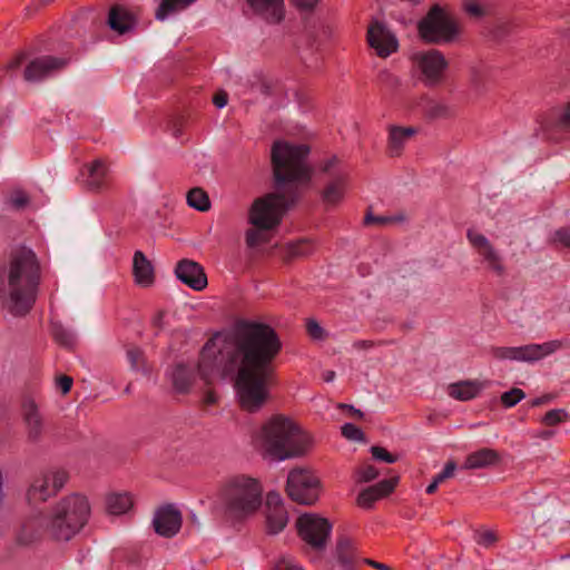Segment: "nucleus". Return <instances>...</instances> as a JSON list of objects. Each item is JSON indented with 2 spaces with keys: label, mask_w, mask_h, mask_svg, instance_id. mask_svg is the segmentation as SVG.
<instances>
[{
  "label": "nucleus",
  "mask_w": 570,
  "mask_h": 570,
  "mask_svg": "<svg viewBox=\"0 0 570 570\" xmlns=\"http://www.w3.org/2000/svg\"><path fill=\"white\" fill-rule=\"evenodd\" d=\"M282 350L276 331L263 323L243 322L227 336L216 335L203 347L198 373L206 384L232 377L242 410L256 413L269 400L273 361Z\"/></svg>",
  "instance_id": "1"
},
{
  "label": "nucleus",
  "mask_w": 570,
  "mask_h": 570,
  "mask_svg": "<svg viewBox=\"0 0 570 570\" xmlns=\"http://www.w3.org/2000/svg\"><path fill=\"white\" fill-rule=\"evenodd\" d=\"M309 147L277 140L271 149V161L276 190L256 198L248 209V223L259 229L277 227L288 206L297 197L293 184L307 181L311 168L307 164Z\"/></svg>",
  "instance_id": "2"
},
{
  "label": "nucleus",
  "mask_w": 570,
  "mask_h": 570,
  "mask_svg": "<svg viewBox=\"0 0 570 570\" xmlns=\"http://www.w3.org/2000/svg\"><path fill=\"white\" fill-rule=\"evenodd\" d=\"M40 282V264L28 247L11 250L0 273V297L14 316L26 315L36 302Z\"/></svg>",
  "instance_id": "3"
},
{
  "label": "nucleus",
  "mask_w": 570,
  "mask_h": 570,
  "mask_svg": "<svg viewBox=\"0 0 570 570\" xmlns=\"http://www.w3.org/2000/svg\"><path fill=\"white\" fill-rule=\"evenodd\" d=\"M253 445L265 461L282 462L304 455L311 440L293 420L274 415L255 434Z\"/></svg>",
  "instance_id": "4"
},
{
  "label": "nucleus",
  "mask_w": 570,
  "mask_h": 570,
  "mask_svg": "<svg viewBox=\"0 0 570 570\" xmlns=\"http://www.w3.org/2000/svg\"><path fill=\"white\" fill-rule=\"evenodd\" d=\"M263 502V485L256 478L235 474L223 481L218 491V504L224 515L242 521L254 515Z\"/></svg>",
  "instance_id": "5"
},
{
  "label": "nucleus",
  "mask_w": 570,
  "mask_h": 570,
  "mask_svg": "<svg viewBox=\"0 0 570 570\" xmlns=\"http://www.w3.org/2000/svg\"><path fill=\"white\" fill-rule=\"evenodd\" d=\"M90 511L89 501L82 494L72 493L60 499L48 513L51 522L50 540L70 541L86 525Z\"/></svg>",
  "instance_id": "6"
},
{
  "label": "nucleus",
  "mask_w": 570,
  "mask_h": 570,
  "mask_svg": "<svg viewBox=\"0 0 570 570\" xmlns=\"http://www.w3.org/2000/svg\"><path fill=\"white\" fill-rule=\"evenodd\" d=\"M462 33L459 21L440 4L432 6L417 22V35L430 45H450L456 42Z\"/></svg>",
  "instance_id": "7"
},
{
  "label": "nucleus",
  "mask_w": 570,
  "mask_h": 570,
  "mask_svg": "<svg viewBox=\"0 0 570 570\" xmlns=\"http://www.w3.org/2000/svg\"><path fill=\"white\" fill-rule=\"evenodd\" d=\"M286 492L293 501L312 505L320 499L321 482L309 470L293 469L287 476Z\"/></svg>",
  "instance_id": "8"
},
{
  "label": "nucleus",
  "mask_w": 570,
  "mask_h": 570,
  "mask_svg": "<svg viewBox=\"0 0 570 570\" xmlns=\"http://www.w3.org/2000/svg\"><path fill=\"white\" fill-rule=\"evenodd\" d=\"M299 538L315 550H323L331 537L332 523L316 513H304L296 521Z\"/></svg>",
  "instance_id": "9"
},
{
  "label": "nucleus",
  "mask_w": 570,
  "mask_h": 570,
  "mask_svg": "<svg viewBox=\"0 0 570 570\" xmlns=\"http://www.w3.org/2000/svg\"><path fill=\"white\" fill-rule=\"evenodd\" d=\"M466 238L473 250L476 253L479 262L487 271L492 272L497 276L505 274V265L502 254L485 235L474 228H469L466 232Z\"/></svg>",
  "instance_id": "10"
},
{
  "label": "nucleus",
  "mask_w": 570,
  "mask_h": 570,
  "mask_svg": "<svg viewBox=\"0 0 570 570\" xmlns=\"http://www.w3.org/2000/svg\"><path fill=\"white\" fill-rule=\"evenodd\" d=\"M69 479L63 469H51L37 475L27 491L29 502H45L60 491Z\"/></svg>",
  "instance_id": "11"
},
{
  "label": "nucleus",
  "mask_w": 570,
  "mask_h": 570,
  "mask_svg": "<svg viewBox=\"0 0 570 570\" xmlns=\"http://www.w3.org/2000/svg\"><path fill=\"white\" fill-rule=\"evenodd\" d=\"M413 62L420 73V79L425 86L439 85L448 68L444 55L436 49L417 52L413 56Z\"/></svg>",
  "instance_id": "12"
},
{
  "label": "nucleus",
  "mask_w": 570,
  "mask_h": 570,
  "mask_svg": "<svg viewBox=\"0 0 570 570\" xmlns=\"http://www.w3.org/2000/svg\"><path fill=\"white\" fill-rule=\"evenodd\" d=\"M562 346L563 343L561 341L553 340L542 344H528L515 347H499L494 351V356L500 360L531 363L553 354Z\"/></svg>",
  "instance_id": "13"
},
{
  "label": "nucleus",
  "mask_w": 570,
  "mask_h": 570,
  "mask_svg": "<svg viewBox=\"0 0 570 570\" xmlns=\"http://www.w3.org/2000/svg\"><path fill=\"white\" fill-rule=\"evenodd\" d=\"M367 41L377 56L386 58L399 48L396 37L380 21L373 22L367 30Z\"/></svg>",
  "instance_id": "14"
},
{
  "label": "nucleus",
  "mask_w": 570,
  "mask_h": 570,
  "mask_svg": "<svg viewBox=\"0 0 570 570\" xmlns=\"http://www.w3.org/2000/svg\"><path fill=\"white\" fill-rule=\"evenodd\" d=\"M50 520L48 514H36L28 518L18 532L19 543L29 546L45 538L50 539Z\"/></svg>",
  "instance_id": "15"
},
{
  "label": "nucleus",
  "mask_w": 570,
  "mask_h": 570,
  "mask_svg": "<svg viewBox=\"0 0 570 570\" xmlns=\"http://www.w3.org/2000/svg\"><path fill=\"white\" fill-rule=\"evenodd\" d=\"M68 63L67 59L52 56H43L30 61L24 69V80L36 82L52 76L63 69Z\"/></svg>",
  "instance_id": "16"
},
{
  "label": "nucleus",
  "mask_w": 570,
  "mask_h": 570,
  "mask_svg": "<svg viewBox=\"0 0 570 570\" xmlns=\"http://www.w3.org/2000/svg\"><path fill=\"white\" fill-rule=\"evenodd\" d=\"M21 416L24 425L27 440L31 443H38L42 440L46 425L38 405L32 400H27L22 404Z\"/></svg>",
  "instance_id": "17"
},
{
  "label": "nucleus",
  "mask_w": 570,
  "mask_h": 570,
  "mask_svg": "<svg viewBox=\"0 0 570 570\" xmlns=\"http://www.w3.org/2000/svg\"><path fill=\"white\" fill-rule=\"evenodd\" d=\"M183 517L174 505H166L155 512L153 525L157 534L171 538L176 535L181 528Z\"/></svg>",
  "instance_id": "18"
},
{
  "label": "nucleus",
  "mask_w": 570,
  "mask_h": 570,
  "mask_svg": "<svg viewBox=\"0 0 570 570\" xmlns=\"http://www.w3.org/2000/svg\"><path fill=\"white\" fill-rule=\"evenodd\" d=\"M176 277L194 291H203L208 282L200 264L191 259H181L175 268Z\"/></svg>",
  "instance_id": "19"
},
{
  "label": "nucleus",
  "mask_w": 570,
  "mask_h": 570,
  "mask_svg": "<svg viewBox=\"0 0 570 570\" xmlns=\"http://www.w3.org/2000/svg\"><path fill=\"white\" fill-rule=\"evenodd\" d=\"M288 523V513L278 493H268L266 502V529L271 534L282 532Z\"/></svg>",
  "instance_id": "20"
},
{
  "label": "nucleus",
  "mask_w": 570,
  "mask_h": 570,
  "mask_svg": "<svg viewBox=\"0 0 570 570\" xmlns=\"http://www.w3.org/2000/svg\"><path fill=\"white\" fill-rule=\"evenodd\" d=\"M256 14L269 23H277L284 18L283 0H247Z\"/></svg>",
  "instance_id": "21"
},
{
  "label": "nucleus",
  "mask_w": 570,
  "mask_h": 570,
  "mask_svg": "<svg viewBox=\"0 0 570 570\" xmlns=\"http://www.w3.org/2000/svg\"><path fill=\"white\" fill-rule=\"evenodd\" d=\"M396 484V480H382L374 485L364 489L357 497V504L361 508L368 509L372 504L390 494Z\"/></svg>",
  "instance_id": "22"
},
{
  "label": "nucleus",
  "mask_w": 570,
  "mask_h": 570,
  "mask_svg": "<svg viewBox=\"0 0 570 570\" xmlns=\"http://www.w3.org/2000/svg\"><path fill=\"white\" fill-rule=\"evenodd\" d=\"M501 456L498 451L483 448L475 452L470 453L462 465L465 470L484 469L495 465L500 462Z\"/></svg>",
  "instance_id": "23"
},
{
  "label": "nucleus",
  "mask_w": 570,
  "mask_h": 570,
  "mask_svg": "<svg viewBox=\"0 0 570 570\" xmlns=\"http://www.w3.org/2000/svg\"><path fill=\"white\" fill-rule=\"evenodd\" d=\"M416 134L413 127L390 126L387 151L390 156L397 157L402 154L406 142Z\"/></svg>",
  "instance_id": "24"
},
{
  "label": "nucleus",
  "mask_w": 570,
  "mask_h": 570,
  "mask_svg": "<svg viewBox=\"0 0 570 570\" xmlns=\"http://www.w3.org/2000/svg\"><path fill=\"white\" fill-rule=\"evenodd\" d=\"M348 176L340 174L327 183L322 191V199L326 205H337L345 196Z\"/></svg>",
  "instance_id": "25"
},
{
  "label": "nucleus",
  "mask_w": 570,
  "mask_h": 570,
  "mask_svg": "<svg viewBox=\"0 0 570 570\" xmlns=\"http://www.w3.org/2000/svg\"><path fill=\"white\" fill-rule=\"evenodd\" d=\"M132 272L135 281L141 286H149L154 282V267L142 252L134 254Z\"/></svg>",
  "instance_id": "26"
},
{
  "label": "nucleus",
  "mask_w": 570,
  "mask_h": 570,
  "mask_svg": "<svg viewBox=\"0 0 570 570\" xmlns=\"http://www.w3.org/2000/svg\"><path fill=\"white\" fill-rule=\"evenodd\" d=\"M483 389L484 384L479 381H461L450 384L448 393L455 400L470 401L476 397Z\"/></svg>",
  "instance_id": "27"
},
{
  "label": "nucleus",
  "mask_w": 570,
  "mask_h": 570,
  "mask_svg": "<svg viewBox=\"0 0 570 570\" xmlns=\"http://www.w3.org/2000/svg\"><path fill=\"white\" fill-rule=\"evenodd\" d=\"M108 24L114 31L124 35L135 27V19L127 9L115 6L110 9Z\"/></svg>",
  "instance_id": "28"
},
{
  "label": "nucleus",
  "mask_w": 570,
  "mask_h": 570,
  "mask_svg": "<svg viewBox=\"0 0 570 570\" xmlns=\"http://www.w3.org/2000/svg\"><path fill=\"white\" fill-rule=\"evenodd\" d=\"M87 170H88V177L86 179L87 187L90 190L100 189L106 183V177H107V171H108L106 164L102 160L97 159L87 166Z\"/></svg>",
  "instance_id": "29"
},
{
  "label": "nucleus",
  "mask_w": 570,
  "mask_h": 570,
  "mask_svg": "<svg viewBox=\"0 0 570 570\" xmlns=\"http://www.w3.org/2000/svg\"><path fill=\"white\" fill-rule=\"evenodd\" d=\"M134 501L129 493H111L106 498V509L110 514L120 515L132 508Z\"/></svg>",
  "instance_id": "30"
},
{
  "label": "nucleus",
  "mask_w": 570,
  "mask_h": 570,
  "mask_svg": "<svg viewBox=\"0 0 570 570\" xmlns=\"http://www.w3.org/2000/svg\"><path fill=\"white\" fill-rule=\"evenodd\" d=\"M355 551L356 548L353 540L346 537L338 539L336 544V556L344 570H351L352 563L355 559Z\"/></svg>",
  "instance_id": "31"
},
{
  "label": "nucleus",
  "mask_w": 570,
  "mask_h": 570,
  "mask_svg": "<svg viewBox=\"0 0 570 570\" xmlns=\"http://www.w3.org/2000/svg\"><path fill=\"white\" fill-rule=\"evenodd\" d=\"M315 249L314 244L309 239H298L291 242L284 247V259L292 261L296 258H303L311 255Z\"/></svg>",
  "instance_id": "32"
},
{
  "label": "nucleus",
  "mask_w": 570,
  "mask_h": 570,
  "mask_svg": "<svg viewBox=\"0 0 570 570\" xmlns=\"http://www.w3.org/2000/svg\"><path fill=\"white\" fill-rule=\"evenodd\" d=\"M196 0H161L155 12V18L159 21L166 20L169 16L185 10Z\"/></svg>",
  "instance_id": "33"
},
{
  "label": "nucleus",
  "mask_w": 570,
  "mask_h": 570,
  "mask_svg": "<svg viewBox=\"0 0 570 570\" xmlns=\"http://www.w3.org/2000/svg\"><path fill=\"white\" fill-rule=\"evenodd\" d=\"M462 9L469 18L475 20H481L490 14V6L478 0H464Z\"/></svg>",
  "instance_id": "34"
},
{
  "label": "nucleus",
  "mask_w": 570,
  "mask_h": 570,
  "mask_svg": "<svg viewBox=\"0 0 570 570\" xmlns=\"http://www.w3.org/2000/svg\"><path fill=\"white\" fill-rule=\"evenodd\" d=\"M171 380L175 389L178 392H186L193 383L191 374L189 370L184 365L175 367L171 374Z\"/></svg>",
  "instance_id": "35"
},
{
  "label": "nucleus",
  "mask_w": 570,
  "mask_h": 570,
  "mask_svg": "<svg viewBox=\"0 0 570 570\" xmlns=\"http://www.w3.org/2000/svg\"><path fill=\"white\" fill-rule=\"evenodd\" d=\"M187 204L199 212H207L210 208L209 197L202 188H193L188 191Z\"/></svg>",
  "instance_id": "36"
},
{
  "label": "nucleus",
  "mask_w": 570,
  "mask_h": 570,
  "mask_svg": "<svg viewBox=\"0 0 570 570\" xmlns=\"http://www.w3.org/2000/svg\"><path fill=\"white\" fill-rule=\"evenodd\" d=\"M551 125L570 129V101L552 109Z\"/></svg>",
  "instance_id": "37"
},
{
  "label": "nucleus",
  "mask_w": 570,
  "mask_h": 570,
  "mask_svg": "<svg viewBox=\"0 0 570 570\" xmlns=\"http://www.w3.org/2000/svg\"><path fill=\"white\" fill-rule=\"evenodd\" d=\"M53 337L59 344L66 347L73 346L76 342L75 334L62 326L53 327Z\"/></svg>",
  "instance_id": "38"
},
{
  "label": "nucleus",
  "mask_w": 570,
  "mask_h": 570,
  "mask_svg": "<svg viewBox=\"0 0 570 570\" xmlns=\"http://www.w3.org/2000/svg\"><path fill=\"white\" fill-rule=\"evenodd\" d=\"M568 420V413L563 409L550 410L541 419V422L548 426H553Z\"/></svg>",
  "instance_id": "39"
},
{
  "label": "nucleus",
  "mask_w": 570,
  "mask_h": 570,
  "mask_svg": "<svg viewBox=\"0 0 570 570\" xmlns=\"http://www.w3.org/2000/svg\"><path fill=\"white\" fill-rule=\"evenodd\" d=\"M525 397V393L518 387H513L501 395V402L505 407H512Z\"/></svg>",
  "instance_id": "40"
},
{
  "label": "nucleus",
  "mask_w": 570,
  "mask_h": 570,
  "mask_svg": "<svg viewBox=\"0 0 570 570\" xmlns=\"http://www.w3.org/2000/svg\"><path fill=\"white\" fill-rule=\"evenodd\" d=\"M357 482H370L379 476V470L368 463L361 465L356 472Z\"/></svg>",
  "instance_id": "41"
},
{
  "label": "nucleus",
  "mask_w": 570,
  "mask_h": 570,
  "mask_svg": "<svg viewBox=\"0 0 570 570\" xmlns=\"http://www.w3.org/2000/svg\"><path fill=\"white\" fill-rule=\"evenodd\" d=\"M268 229H259L256 227L248 229L245 234L246 245L248 247H256L259 244L265 243L267 238L264 233Z\"/></svg>",
  "instance_id": "42"
},
{
  "label": "nucleus",
  "mask_w": 570,
  "mask_h": 570,
  "mask_svg": "<svg viewBox=\"0 0 570 570\" xmlns=\"http://www.w3.org/2000/svg\"><path fill=\"white\" fill-rule=\"evenodd\" d=\"M475 541L479 546L490 548L498 541V535L492 530H482L475 533Z\"/></svg>",
  "instance_id": "43"
},
{
  "label": "nucleus",
  "mask_w": 570,
  "mask_h": 570,
  "mask_svg": "<svg viewBox=\"0 0 570 570\" xmlns=\"http://www.w3.org/2000/svg\"><path fill=\"white\" fill-rule=\"evenodd\" d=\"M342 435L351 441H362L364 434L360 428L353 423H345L341 428Z\"/></svg>",
  "instance_id": "44"
},
{
  "label": "nucleus",
  "mask_w": 570,
  "mask_h": 570,
  "mask_svg": "<svg viewBox=\"0 0 570 570\" xmlns=\"http://www.w3.org/2000/svg\"><path fill=\"white\" fill-rule=\"evenodd\" d=\"M371 454L373 459L377 461H383L385 463H394L397 461V456L390 453L386 449L382 446L374 445L371 448Z\"/></svg>",
  "instance_id": "45"
},
{
  "label": "nucleus",
  "mask_w": 570,
  "mask_h": 570,
  "mask_svg": "<svg viewBox=\"0 0 570 570\" xmlns=\"http://www.w3.org/2000/svg\"><path fill=\"white\" fill-rule=\"evenodd\" d=\"M553 242L563 247L570 248V228L563 227L558 229L554 233Z\"/></svg>",
  "instance_id": "46"
},
{
  "label": "nucleus",
  "mask_w": 570,
  "mask_h": 570,
  "mask_svg": "<svg viewBox=\"0 0 570 570\" xmlns=\"http://www.w3.org/2000/svg\"><path fill=\"white\" fill-rule=\"evenodd\" d=\"M29 203V197L23 190H14L10 197V204L14 208H22Z\"/></svg>",
  "instance_id": "47"
},
{
  "label": "nucleus",
  "mask_w": 570,
  "mask_h": 570,
  "mask_svg": "<svg viewBox=\"0 0 570 570\" xmlns=\"http://www.w3.org/2000/svg\"><path fill=\"white\" fill-rule=\"evenodd\" d=\"M455 470H456L455 462L454 461H449L444 465V469L440 473H438L434 476V479L436 480V482L442 483L446 479L452 478L454 475Z\"/></svg>",
  "instance_id": "48"
},
{
  "label": "nucleus",
  "mask_w": 570,
  "mask_h": 570,
  "mask_svg": "<svg viewBox=\"0 0 570 570\" xmlns=\"http://www.w3.org/2000/svg\"><path fill=\"white\" fill-rule=\"evenodd\" d=\"M307 332L311 337L322 340L324 331L315 320H308L306 324Z\"/></svg>",
  "instance_id": "49"
},
{
  "label": "nucleus",
  "mask_w": 570,
  "mask_h": 570,
  "mask_svg": "<svg viewBox=\"0 0 570 570\" xmlns=\"http://www.w3.org/2000/svg\"><path fill=\"white\" fill-rule=\"evenodd\" d=\"M302 12H311L314 10L318 0H289Z\"/></svg>",
  "instance_id": "50"
},
{
  "label": "nucleus",
  "mask_w": 570,
  "mask_h": 570,
  "mask_svg": "<svg viewBox=\"0 0 570 570\" xmlns=\"http://www.w3.org/2000/svg\"><path fill=\"white\" fill-rule=\"evenodd\" d=\"M275 570H304L298 563L291 558L282 559L275 567Z\"/></svg>",
  "instance_id": "51"
},
{
  "label": "nucleus",
  "mask_w": 570,
  "mask_h": 570,
  "mask_svg": "<svg viewBox=\"0 0 570 570\" xmlns=\"http://www.w3.org/2000/svg\"><path fill=\"white\" fill-rule=\"evenodd\" d=\"M127 357L132 368H138L142 362V354L138 348H130L127 351Z\"/></svg>",
  "instance_id": "52"
},
{
  "label": "nucleus",
  "mask_w": 570,
  "mask_h": 570,
  "mask_svg": "<svg viewBox=\"0 0 570 570\" xmlns=\"http://www.w3.org/2000/svg\"><path fill=\"white\" fill-rule=\"evenodd\" d=\"M58 389L63 393H68L72 386V379L70 376L63 375L57 380Z\"/></svg>",
  "instance_id": "53"
},
{
  "label": "nucleus",
  "mask_w": 570,
  "mask_h": 570,
  "mask_svg": "<svg viewBox=\"0 0 570 570\" xmlns=\"http://www.w3.org/2000/svg\"><path fill=\"white\" fill-rule=\"evenodd\" d=\"M380 78L384 83H386L391 87L400 86V79L396 76H394L387 71L381 72Z\"/></svg>",
  "instance_id": "54"
},
{
  "label": "nucleus",
  "mask_w": 570,
  "mask_h": 570,
  "mask_svg": "<svg viewBox=\"0 0 570 570\" xmlns=\"http://www.w3.org/2000/svg\"><path fill=\"white\" fill-rule=\"evenodd\" d=\"M213 104L222 109L227 105V94L224 91L217 92L213 98Z\"/></svg>",
  "instance_id": "55"
},
{
  "label": "nucleus",
  "mask_w": 570,
  "mask_h": 570,
  "mask_svg": "<svg viewBox=\"0 0 570 570\" xmlns=\"http://www.w3.org/2000/svg\"><path fill=\"white\" fill-rule=\"evenodd\" d=\"M23 53H20V55H17L14 58H12L8 63H7V69L8 70H14L17 68H19L23 61Z\"/></svg>",
  "instance_id": "56"
},
{
  "label": "nucleus",
  "mask_w": 570,
  "mask_h": 570,
  "mask_svg": "<svg viewBox=\"0 0 570 570\" xmlns=\"http://www.w3.org/2000/svg\"><path fill=\"white\" fill-rule=\"evenodd\" d=\"M353 346H354V348H357V350H367V348H371L374 346V342L373 341H356V342H354Z\"/></svg>",
  "instance_id": "57"
},
{
  "label": "nucleus",
  "mask_w": 570,
  "mask_h": 570,
  "mask_svg": "<svg viewBox=\"0 0 570 570\" xmlns=\"http://www.w3.org/2000/svg\"><path fill=\"white\" fill-rule=\"evenodd\" d=\"M365 563L372 566L373 568H375L377 570H392L391 567H389L387 564L381 563V562H376V561H373L371 559H365Z\"/></svg>",
  "instance_id": "58"
},
{
  "label": "nucleus",
  "mask_w": 570,
  "mask_h": 570,
  "mask_svg": "<svg viewBox=\"0 0 570 570\" xmlns=\"http://www.w3.org/2000/svg\"><path fill=\"white\" fill-rule=\"evenodd\" d=\"M338 163V158L336 156L331 157L327 159L323 165L324 171H330L332 167H334Z\"/></svg>",
  "instance_id": "59"
},
{
  "label": "nucleus",
  "mask_w": 570,
  "mask_h": 570,
  "mask_svg": "<svg viewBox=\"0 0 570 570\" xmlns=\"http://www.w3.org/2000/svg\"><path fill=\"white\" fill-rule=\"evenodd\" d=\"M554 435V432L551 430L539 431L534 436L543 440H549Z\"/></svg>",
  "instance_id": "60"
},
{
  "label": "nucleus",
  "mask_w": 570,
  "mask_h": 570,
  "mask_svg": "<svg viewBox=\"0 0 570 570\" xmlns=\"http://www.w3.org/2000/svg\"><path fill=\"white\" fill-rule=\"evenodd\" d=\"M439 484H440V483H439V482H436V480H435V479H433V481H432V482L428 485V488H426V493H428V494H433V493L436 491V489H438Z\"/></svg>",
  "instance_id": "61"
},
{
  "label": "nucleus",
  "mask_w": 570,
  "mask_h": 570,
  "mask_svg": "<svg viewBox=\"0 0 570 570\" xmlns=\"http://www.w3.org/2000/svg\"><path fill=\"white\" fill-rule=\"evenodd\" d=\"M216 400H217L216 394L213 391H208L206 394V402L209 404H213L216 402Z\"/></svg>",
  "instance_id": "62"
},
{
  "label": "nucleus",
  "mask_w": 570,
  "mask_h": 570,
  "mask_svg": "<svg viewBox=\"0 0 570 570\" xmlns=\"http://www.w3.org/2000/svg\"><path fill=\"white\" fill-rule=\"evenodd\" d=\"M547 401H548L547 396L537 397V399L532 400L531 405L532 406H539V405L546 403Z\"/></svg>",
  "instance_id": "63"
},
{
  "label": "nucleus",
  "mask_w": 570,
  "mask_h": 570,
  "mask_svg": "<svg viewBox=\"0 0 570 570\" xmlns=\"http://www.w3.org/2000/svg\"><path fill=\"white\" fill-rule=\"evenodd\" d=\"M324 381L332 382L335 379V372L334 371H326L323 375Z\"/></svg>",
  "instance_id": "64"
}]
</instances>
